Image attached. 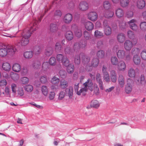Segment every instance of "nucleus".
Returning a JSON list of instances; mask_svg holds the SVG:
<instances>
[{
  "label": "nucleus",
  "mask_w": 146,
  "mask_h": 146,
  "mask_svg": "<svg viewBox=\"0 0 146 146\" xmlns=\"http://www.w3.org/2000/svg\"><path fill=\"white\" fill-rule=\"evenodd\" d=\"M38 28V25L35 22L33 26L31 27L30 29L27 31H25L24 35L23 34L21 37H18L15 40V44L17 46L21 47H24L27 46L29 42V38L34 31H36Z\"/></svg>",
  "instance_id": "nucleus-1"
},
{
  "label": "nucleus",
  "mask_w": 146,
  "mask_h": 146,
  "mask_svg": "<svg viewBox=\"0 0 146 146\" xmlns=\"http://www.w3.org/2000/svg\"><path fill=\"white\" fill-rule=\"evenodd\" d=\"M79 83L75 84L74 89L75 91H77V94L78 95H80L81 93L82 95H84L85 93L87 91L88 89H89L91 91H92L93 89L91 88L93 85V83L91 80L88 79L87 81L83 84V88H82L80 90L78 91L79 88Z\"/></svg>",
  "instance_id": "nucleus-2"
},
{
  "label": "nucleus",
  "mask_w": 146,
  "mask_h": 146,
  "mask_svg": "<svg viewBox=\"0 0 146 146\" xmlns=\"http://www.w3.org/2000/svg\"><path fill=\"white\" fill-rule=\"evenodd\" d=\"M103 28L105 34L106 35H109L111 33V30L108 21L105 20L103 22Z\"/></svg>",
  "instance_id": "nucleus-3"
},
{
  "label": "nucleus",
  "mask_w": 146,
  "mask_h": 146,
  "mask_svg": "<svg viewBox=\"0 0 146 146\" xmlns=\"http://www.w3.org/2000/svg\"><path fill=\"white\" fill-rule=\"evenodd\" d=\"M87 16L88 19L92 21H95L98 19V15L96 11H91L87 14Z\"/></svg>",
  "instance_id": "nucleus-4"
},
{
  "label": "nucleus",
  "mask_w": 146,
  "mask_h": 146,
  "mask_svg": "<svg viewBox=\"0 0 146 146\" xmlns=\"http://www.w3.org/2000/svg\"><path fill=\"white\" fill-rule=\"evenodd\" d=\"M136 20L133 19L128 22L127 23L129 25L130 29L134 31H137L138 29V27L135 23Z\"/></svg>",
  "instance_id": "nucleus-5"
},
{
  "label": "nucleus",
  "mask_w": 146,
  "mask_h": 146,
  "mask_svg": "<svg viewBox=\"0 0 146 146\" xmlns=\"http://www.w3.org/2000/svg\"><path fill=\"white\" fill-rule=\"evenodd\" d=\"M132 83L133 81L131 79L129 78L127 79V84L125 88V91L126 93L129 94L131 92L132 89Z\"/></svg>",
  "instance_id": "nucleus-6"
},
{
  "label": "nucleus",
  "mask_w": 146,
  "mask_h": 146,
  "mask_svg": "<svg viewBox=\"0 0 146 146\" xmlns=\"http://www.w3.org/2000/svg\"><path fill=\"white\" fill-rule=\"evenodd\" d=\"M73 20L72 15L68 13L65 15L63 19V21L64 23L68 24L70 23Z\"/></svg>",
  "instance_id": "nucleus-7"
},
{
  "label": "nucleus",
  "mask_w": 146,
  "mask_h": 146,
  "mask_svg": "<svg viewBox=\"0 0 146 146\" xmlns=\"http://www.w3.org/2000/svg\"><path fill=\"white\" fill-rule=\"evenodd\" d=\"M123 46L126 51L130 50L133 47V44L132 41L129 40H126L124 43Z\"/></svg>",
  "instance_id": "nucleus-8"
},
{
  "label": "nucleus",
  "mask_w": 146,
  "mask_h": 146,
  "mask_svg": "<svg viewBox=\"0 0 146 146\" xmlns=\"http://www.w3.org/2000/svg\"><path fill=\"white\" fill-rule=\"evenodd\" d=\"M78 8L79 10L82 11L87 10L89 8V5L86 1L81 2L79 4Z\"/></svg>",
  "instance_id": "nucleus-9"
},
{
  "label": "nucleus",
  "mask_w": 146,
  "mask_h": 146,
  "mask_svg": "<svg viewBox=\"0 0 146 146\" xmlns=\"http://www.w3.org/2000/svg\"><path fill=\"white\" fill-rule=\"evenodd\" d=\"M96 80L98 83L99 86L101 90L104 89L103 83L102 79V76L101 74L99 73H96Z\"/></svg>",
  "instance_id": "nucleus-10"
},
{
  "label": "nucleus",
  "mask_w": 146,
  "mask_h": 146,
  "mask_svg": "<svg viewBox=\"0 0 146 146\" xmlns=\"http://www.w3.org/2000/svg\"><path fill=\"white\" fill-rule=\"evenodd\" d=\"M115 13L116 17L119 19L123 17L124 14L123 9L120 7H118L116 9Z\"/></svg>",
  "instance_id": "nucleus-11"
},
{
  "label": "nucleus",
  "mask_w": 146,
  "mask_h": 146,
  "mask_svg": "<svg viewBox=\"0 0 146 146\" xmlns=\"http://www.w3.org/2000/svg\"><path fill=\"white\" fill-rule=\"evenodd\" d=\"M7 55L13 56L17 50L16 48L12 46L7 45Z\"/></svg>",
  "instance_id": "nucleus-12"
},
{
  "label": "nucleus",
  "mask_w": 146,
  "mask_h": 146,
  "mask_svg": "<svg viewBox=\"0 0 146 146\" xmlns=\"http://www.w3.org/2000/svg\"><path fill=\"white\" fill-rule=\"evenodd\" d=\"M117 66L118 70L120 71H124L126 69V64L123 60L120 61L117 64Z\"/></svg>",
  "instance_id": "nucleus-13"
},
{
  "label": "nucleus",
  "mask_w": 146,
  "mask_h": 146,
  "mask_svg": "<svg viewBox=\"0 0 146 146\" xmlns=\"http://www.w3.org/2000/svg\"><path fill=\"white\" fill-rule=\"evenodd\" d=\"M110 77L111 81L113 83H115L117 80V73L114 70H112L110 73Z\"/></svg>",
  "instance_id": "nucleus-14"
},
{
  "label": "nucleus",
  "mask_w": 146,
  "mask_h": 146,
  "mask_svg": "<svg viewBox=\"0 0 146 146\" xmlns=\"http://www.w3.org/2000/svg\"><path fill=\"white\" fill-rule=\"evenodd\" d=\"M33 52L32 50H30L24 52L23 56L25 59H29L33 57Z\"/></svg>",
  "instance_id": "nucleus-15"
},
{
  "label": "nucleus",
  "mask_w": 146,
  "mask_h": 146,
  "mask_svg": "<svg viewBox=\"0 0 146 146\" xmlns=\"http://www.w3.org/2000/svg\"><path fill=\"white\" fill-rule=\"evenodd\" d=\"M126 52L123 50H119L117 52V57L120 59H124L126 55Z\"/></svg>",
  "instance_id": "nucleus-16"
},
{
  "label": "nucleus",
  "mask_w": 146,
  "mask_h": 146,
  "mask_svg": "<svg viewBox=\"0 0 146 146\" xmlns=\"http://www.w3.org/2000/svg\"><path fill=\"white\" fill-rule=\"evenodd\" d=\"M125 39V36L123 33H119L117 36V39L118 42L120 43H123Z\"/></svg>",
  "instance_id": "nucleus-17"
},
{
  "label": "nucleus",
  "mask_w": 146,
  "mask_h": 146,
  "mask_svg": "<svg viewBox=\"0 0 146 146\" xmlns=\"http://www.w3.org/2000/svg\"><path fill=\"white\" fill-rule=\"evenodd\" d=\"M68 85L67 81L64 79H62L60 81L59 86L61 89H64L66 88Z\"/></svg>",
  "instance_id": "nucleus-18"
},
{
  "label": "nucleus",
  "mask_w": 146,
  "mask_h": 146,
  "mask_svg": "<svg viewBox=\"0 0 146 146\" xmlns=\"http://www.w3.org/2000/svg\"><path fill=\"white\" fill-rule=\"evenodd\" d=\"M12 68L13 71L16 72H19L21 70V66L19 64L15 63L13 64Z\"/></svg>",
  "instance_id": "nucleus-19"
},
{
  "label": "nucleus",
  "mask_w": 146,
  "mask_h": 146,
  "mask_svg": "<svg viewBox=\"0 0 146 146\" xmlns=\"http://www.w3.org/2000/svg\"><path fill=\"white\" fill-rule=\"evenodd\" d=\"M65 91L66 94L68 95L69 98H71L73 94V87L70 86L68 88H66Z\"/></svg>",
  "instance_id": "nucleus-20"
},
{
  "label": "nucleus",
  "mask_w": 146,
  "mask_h": 146,
  "mask_svg": "<svg viewBox=\"0 0 146 146\" xmlns=\"http://www.w3.org/2000/svg\"><path fill=\"white\" fill-rule=\"evenodd\" d=\"M120 6L123 8L128 7L130 3L129 0H120L119 2Z\"/></svg>",
  "instance_id": "nucleus-21"
},
{
  "label": "nucleus",
  "mask_w": 146,
  "mask_h": 146,
  "mask_svg": "<svg viewBox=\"0 0 146 146\" xmlns=\"http://www.w3.org/2000/svg\"><path fill=\"white\" fill-rule=\"evenodd\" d=\"M53 52L52 48L51 47H48L45 49L44 54L46 56H49L52 54Z\"/></svg>",
  "instance_id": "nucleus-22"
},
{
  "label": "nucleus",
  "mask_w": 146,
  "mask_h": 146,
  "mask_svg": "<svg viewBox=\"0 0 146 146\" xmlns=\"http://www.w3.org/2000/svg\"><path fill=\"white\" fill-rule=\"evenodd\" d=\"M118 80L120 86L123 87L125 84V80L123 76L121 74L119 75Z\"/></svg>",
  "instance_id": "nucleus-23"
},
{
  "label": "nucleus",
  "mask_w": 146,
  "mask_h": 146,
  "mask_svg": "<svg viewBox=\"0 0 146 146\" xmlns=\"http://www.w3.org/2000/svg\"><path fill=\"white\" fill-rule=\"evenodd\" d=\"M7 55V46H5L4 48H0V56L5 57Z\"/></svg>",
  "instance_id": "nucleus-24"
},
{
  "label": "nucleus",
  "mask_w": 146,
  "mask_h": 146,
  "mask_svg": "<svg viewBox=\"0 0 146 146\" xmlns=\"http://www.w3.org/2000/svg\"><path fill=\"white\" fill-rule=\"evenodd\" d=\"M85 27L88 31H91L94 28V25L90 21L86 22L85 24Z\"/></svg>",
  "instance_id": "nucleus-25"
},
{
  "label": "nucleus",
  "mask_w": 146,
  "mask_h": 146,
  "mask_svg": "<svg viewBox=\"0 0 146 146\" xmlns=\"http://www.w3.org/2000/svg\"><path fill=\"white\" fill-rule=\"evenodd\" d=\"M2 68L5 71H9L11 69V66L9 63L5 62L3 64Z\"/></svg>",
  "instance_id": "nucleus-26"
},
{
  "label": "nucleus",
  "mask_w": 146,
  "mask_h": 146,
  "mask_svg": "<svg viewBox=\"0 0 146 146\" xmlns=\"http://www.w3.org/2000/svg\"><path fill=\"white\" fill-rule=\"evenodd\" d=\"M40 62L38 60H36L33 62L32 67L35 69H37L40 68Z\"/></svg>",
  "instance_id": "nucleus-27"
},
{
  "label": "nucleus",
  "mask_w": 146,
  "mask_h": 146,
  "mask_svg": "<svg viewBox=\"0 0 146 146\" xmlns=\"http://www.w3.org/2000/svg\"><path fill=\"white\" fill-rule=\"evenodd\" d=\"M65 36L66 39L69 41L72 40L74 37L72 32L70 31H68L66 32Z\"/></svg>",
  "instance_id": "nucleus-28"
},
{
  "label": "nucleus",
  "mask_w": 146,
  "mask_h": 146,
  "mask_svg": "<svg viewBox=\"0 0 146 146\" xmlns=\"http://www.w3.org/2000/svg\"><path fill=\"white\" fill-rule=\"evenodd\" d=\"M133 60L135 65H138L140 64L141 58L139 55H134L133 58Z\"/></svg>",
  "instance_id": "nucleus-29"
},
{
  "label": "nucleus",
  "mask_w": 146,
  "mask_h": 146,
  "mask_svg": "<svg viewBox=\"0 0 146 146\" xmlns=\"http://www.w3.org/2000/svg\"><path fill=\"white\" fill-rule=\"evenodd\" d=\"M114 13L113 11L110 10L105 12L104 16L105 17L108 19L111 18L113 16Z\"/></svg>",
  "instance_id": "nucleus-30"
},
{
  "label": "nucleus",
  "mask_w": 146,
  "mask_h": 146,
  "mask_svg": "<svg viewBox=\"0 0 146 146\" xmlns=\"http://www.w3.org/2000/svg\"><path fill=\"white\" fill-rule=\"evenodd\" d=\"M58 29L57 25L55 23H51L50 26V31L52 33H55L56 32Z\"/></svg>",
  "instance_id": "nucleus-31"
},
{
  "label": "nucleus",
  "mask_w": 146,
  "mask_h": 146,
  "mask_svg": "<svg viewBox=\"0 0 146 146\" xmlns=\"http://www.w3.org/2000/svg\"><path fill=\"white\" fill-rule=\"evenodd\" d=\"M137 7L139 9H142L145 7V3L144 0H139L137 2Z\"/></svg>",
  "instance_id": "nucleus-32"
},
{
  "label": "nucleus",
  "mask_w": 146,
  "mask_h": 146,
  "mask_svg": "<svg viewBox=\"0 0 146 146\" xmlns=\"http://www.w3.org/2000/svg\"><path fill=\"white\" fill-rule=\"evenodd\" d=\"M99 63V59L97 58H93L91 62V66L94 67H97Z\"/></svg>",
  "instance_id": "nucleus-33"
},
{
  "label": "nucleus",
  "mask_w": 146,
  "mask_h": 146,
  "mask_svg": "<svg viewBox=\"0 0 146 146\" xmlns=\"http://www.w3.org/2000/svg\"><path fill=\"white\" fill-rule=\"evenodd\" d=\"M42 94L45 96H47L48 94V89L46 86H42L41 88Z\"/></svg>",
  "instance_id": "nucleus-34"
},
{
  "label": "nucleus",
  "mask_w": 146,
  "mask_h": 146,
  "mask_svg": "<svg viewBox=\"0 0 146 146\" xmlns=\"http://www.w3.org/2000/svg\"><path fill=\"white\" fill-rule=\"evenodd\" d=\"M66 67V70L68 73L72 74L73 73L74 66L73 64L70 63Z\"/></svg>",
  "instance_id": "nucleus-35"
},
{
  "label": "nucleus",
  "mask_w": 146,
  "mask_h": 146,
  "mask_svg": "<svg viewBox=\"0 0 146 146\" xmlns=\"http://www.w3.org/2000/svg\"><path fill=\"white\" fill-rule=\"evenodd\" d=\"M100 104L97 100H93L91 102L90 106L91 107L97 108L100 106Z\"/></svg>",
  "instance_id": "nucleus-36"
},
{
  "label": "nucleus",
  "mask_w": 146,
  "mask_h": 146,
  "mask_svg": "<svg viewBox=\"0 0 146 146\" xmlns=\"http://www.w3.org/2000/svg\"><path fill=\"white\" fill-rule=\"evenodd\" d=\"M39 80L40 82L42 84H46L48 82L47 77L46 75H43L41 76Z\"/></svg>",
  "instance_id": "nucleus-37"
},
{
  "label": "nucleus",
  "mask_w": 146,
  "mask_h": 146,
  "mask_svg": "<svg viewBox=\"0 0 146 146\" xmlns=\"http://www.w3.org/2000/svg\"><path fill=\"white\" fill-rule=\"evenodd\" d=\"M128 76L131 78H134L135 76V70L132 68L129 69L128 70Z\"/></svg>",
  "instance_id": "nucleus-38"
},
{
  "label": "nucleus",
  "mask_w": 146,
  "mask_h": 146,
  "mask_svg": "<svg viewBox=\"0 0 146 146\" xmlns=\"http://www.w3.org/2000/svg\"><path fill=\"white\" fill-rule=\"evenodd\" d=\"M125 15V17L127 18H131L133 17L134 13L132 10H128L126 12Z\"/></svg>",
  "instance_id": "nucleus-39"
},
{
  "label": "nucleus",
  "mask_w": 146,
  "mask_h": 146,
  "mask_svg": "<svg viewBox=\"0 0 146 146\" xmlns=\"http://www.w3.org/2000/svg\"><path fill=\"white\" fill-rule=\"evenodd\" d=\"M24 88L25 90L29 93L32 92L33 89V86L31 84H28L26 85Z\"/></svg>",
  "instance_id": "nucleus-40"
},
{
  "label": "nucleus",
  "mask_w": 146,
  "mask_h": 146,
  "mask_svg": "<svg viewBox=\"0 0 146 146\" xmlns=\"http://www.w3.org/2000/svg\"><path fill=\"white\" fill-rule=\"evenodd\" d=\"M66 56L61 54H58L56 56L57 61L61 63Z\"/></svg>",
  "instance_id": "nucleus-41"
},
{
  "label": "nucleus",
  "mask_w": 146,
  "mask_h": 146,
  "mask_svg": "<svg viewBox=\"0 0 146 146\" xmlns=\"http://www.w3.org/2000/svg\"><path fill=\"white\" fill-rule=\"evenodd\" d=\"M16 92H17L18 95L20 96H23L24 95V91L23 88L21 86L18 87Z\"/></svg>",
  "instance_id": "nucleus-42"
},
{
  "label": "nucleus",
  "mask_w": 146,
  "mask_h": 146,
  "mask_svg": "<svg viewBox=\"0 0 146 146\" xmlns=\"http://www.w3.org/2000/svg\"><path fill=\"white\" fill-rule=\"evenodd\" d=\"M96 55L99 58H103L105 56V52L104 51L100 50L97 52Z\"/></svg>",
  "instance_id": "nucleus-43"
},
{
  "label": "nucleus",
  "mask_w": 146,
  "mask_h": 146,
  "mask_svg": "<svg viewBox=\"0 0 146 146\" xmlns=\"http://www.w3.org/2000/svg\"><path fill=\"white\" fill-rule=\"evenodd\" d=\"M65 93L64 91H60L58 95V100H63L65 97Z\"/></svg>",
  "instance_id": "nucleus-44"
},
{
  "label": "nucleus",
  "mask_w": 146,
  "mask_h": 146,
  "mask_svg": "<svg viewBox=\"0 0 146 146\" xmlns=\"http://www.w3.org/2000/svg\"><path fill=\"white\" fill-rule=\"evenodd\" d=\"M61 63L63 66L65 67H67L70 64L69 59L66 56L63 60Z\"/></svg>",
  "instance_id": "nucleus-45"
},
{
  "label": "nucleus",
  "mask_w": 146,
  "mask_h": 146,
  "mask_svg": "<svg viewBox=\"0 0 146 146\" xmlns=\"http://www.w3.org/2000/svg\"><path fill=\"white\" fill-rule=\"evenodd\" d=\"M34 54L35 55H37L39 54L42 51V49L39 46H38L36 47L33 50Z\"/></svg>",
  "instance_id": "nucleus-46"
},
{
  "label": "nucleus",
  "mask_w": 146,
  "mask_h": 146,
  "mask_svg": "<svg viewBox=\"0 0 146 146\" xmlns=\"http://www.w3.org/2000/svg\"><path fill=\"white\" fill-rule=\"evenodd\" d=\"M111 62L112 65L115 66L117 65L119 62L117 58L115 56L111 57Z\"/></svg>",
  "instance_id": "nucleus-47"
},
{
  "label": "nucleus",
  "mask_w": 146,
  "mask_h": 146,
  "mask_svg": "<svg viewBox=\"0 0 146 146\" xmlns=\"http://www.w3.org/2000/svg\"><path fill=\"white\" fill-rule=\"evenodd\" d=\"M60 81L59 79L55 76L53 77L51 80V83L54 84H58Z\"/></svg>",
  "instance_id": "nucleus-48"
},
{
  "label": "nucleus",
  "mask_w": 146,
  "mask_h": 146,
  "mask_svg": "<svg viewBox=\"0 0 146 146\" xmlns=\"http://www.w3.org/2000/svg\"><path fill=\"white\" fill-rule=\"evenodd\" d=\"M141 30L143 32L146 31V22L145 21L141 22L139 25Z\"/></svg>",
  "instance_id": "nucleus-49"
},
{
  "label": "nucleus",
  "mask_w": 146,
  "mask_h": 146,
  "mask_svg": "<svg viewBox=\"0 0 146 146\" xmlns=\"http://www.w3.org/2000/svg\"><path fill=\"white\" fill-rule=\"evenodd\" d=\"M103 7L105 9H109L111 7V4L109 1H105L103 3Z\"/></svg>",
  "instance_id": "nucleus-50"
},
{
  "label": "nucleus",
  "mask_w": 146,
  "mask_h": 146,
  "mask_svg": "<svg viewBox=\"0 0 146 146\" xmlns=\"http://www.w3.org/2000/svg\"><path fill=\"white\" fill-rule=\"evenodd\" d=\"M21 82L22 84H26L29 82V79L26 77H23L21 79Z\"/></svg>",
  "instance_id": "nucleus-51"
},
{
  "label": "nucleus",
  "mask_w": 146,
  "mask_h": 146,
  "mask_svg": "<svg viewBox=\"0 0 146 146\" xmlns=\"http://www.w3.org/2000/svg\"><path fill=\"white\" fill-rule=\"evenodd\" d=\"M140 50L137 48H133L131 50V53L132 55H139L140 52Z\"/></svg>",
  "instance_id": "nucleus-52"
},
{
  "label": "nucleus",
  "mask_w": 146,
  "mask_h": 146,
  "mask_svg": "<svg viewBox=\"0 0 146 146\" xmlns=\"http://www.w3.org/2000/svg\"><path fill=\"white\" fill-rule=\"evenodd\" d=\"M10 75L12 79L14 80H17L19 78L18 74L13 72H11Z\"/></svg>",
  "instance_id": "nucleus-53"
},
{
  "label": "nucleus",
  "mask_w": 146,
  "mask_h": 146,
  "mask_svg": "<svg viewBox=\"0 0 146 146\" xmlns=\"http://www.w3.org/2000/svg\"><path fill=\"white\" fill-rule=\"evenodd\" d=\"M49 62L51 65L52 66H55L56 64V61L55 58L54 57H51L50 58Z\"/></svg>",
  "instance_id": "nucleus-54"
},
{
  "label": "nucleus",
  "mask_w": 146,
  "mask_h": 146,
  "mask_svg": "<svg viewBox=\"0 0 146 146\" xmlns=\"http://www.w3.org/2000/svg\"><path fill=\"white\" fill-rule=\"evenodd\" d=\"M82 60L83 62L84 63H87L89 62L90 60V58L88 56L84 55L82 57Z\"/></svg>",
  "instance_id": "nucleus-55"
},
{
  "label": "nucleus",
  "mask_w": 146,
  "mask_h": 146,
  "mask_svg": "<svg viewBox=\"0 0 146 146\" xmlns=\"http://www.w3.org/2000/svg\"><path fill=\"white\" fill-rule=\"evenodd\" d=\"M84 36L85 39L89 40L91 38V34L87 31H85L84 32Z\"/></svg>",
  "instance_id": "nucleus-56"
},
{
  "label": "nucleus",
  "mask_w": 146,
  "mask_h": 146,
  "mask_svg": "<svg viewBox=\"0 0 146 146\" xmlns=\"http://www.w3.org/2000/svg\"><path fill=\"white\" fill-rule=\"evenodd\" d=\"M74 61L76 64L78 65L80 62V59L79 55H76L74 57Z\"/></svg>",
  "instance_id": "nucleus-57"
},
{
  "label": "nucleus",
  "mask_w": 146,
  "mask_h": 146,
  "mask_svg": "<svg viewBox=\"0 0 146 146\" xmlns=\"http://www.w3.org/2000/svg\"><path fill=\"white\" fill-rule=\"evenodd\" d=\"M62 49V46L59 42H57L55 44V49L56 52H60Z\"/></svg>",
  "instance_id": "nucleus-58"
},
{
  "label": "nucleus",
  "mask_w": 146,
  "mask_h": 146,
  "mask_svg": "<svg viewBox=\"0 0 146 146\" xmlns=\"http://www.w3.org/2000/svg\"><path fill=\"white\" fill-rule=\"evenodd\" d=\"M119 27L121 29H124L127 28V24L125 22H122L120 23L119 24Z\"/></svg>",
  "instance_id": "nucleus-59"
},
{
  "label": "nucleus",
  "mask_w": 146,
  "mask_h": 146,
  "mask_svg": "<svg viewBox=\"0 0 146 146\" xmlns=\"http://www.w3.org/2000/svg\"><path fill=\"white\" fill-rule=\"evenodd\" d=\"M55 96V93L54 91L50 92L48 96V98L50 100H52L54 98Z\"/></svg>",
  "instance_id": "nucleus-60"
},
{
  "label": "nucleus",
  "mask_w": 146,
  "mask_h": 146,
  "mask_svg": "<svg viewBox=\"0 0 146 146\" xmlns=\"http://www.w3.org/2000/svg\"><path fill=\"white\" fill-rule=\"evenodd\" d=\"M103 79L104 80L107 82H109L110 80V76L109 73L103 75Z\"/></svg>",
  "instance_id": "nucleus-61"
},
{
  "label": "nucleus",
  "mask_w": 146,
  "mask_h": 146,
  "mask_svg": "<svg viewBox=\"0 0 146 146\" xmlns=\"http://www.w3.org/2000/svg\"><path fill=\"white\" fill-rule=\"evenodd\" d=\"M75 35L78 37H80L82 35V31L80 28L76 30L74 32Z\"/></svg>",
  "instance_id": "nucleus-62"
},
{
  "label": "nucleus",
  "mask_w": 146,
  "mask_h": 146,
  "mask_svg": "<svg viewBox=\"0 0 146 146\" xmlns=\"http://www.w3.org/2000/svg\"><path fill=\"white\" fill-rule=\"evenodd\" d=\"M141 56L142 60L146 61V50H144L142 51L141 53Z\"/></svg>",
  "instance_id": "nucleus-63"
},
{
  "label": "nucleus",
  "mask_w": 146,
  "mask_h": 146,
  "mask_svg": "<svg viewBox=\"0 0 146 146\" xmlns=\"http://www.w3.org/2000/svg\"><path fill=\"white\" fill-rule=\"evenodd\" d=\"M59 74L62 78H64L66 76V73L64 70H61L59 72Z\"/></svg>",
  "instance_id": "nucleus-64"
}]
</instances>
